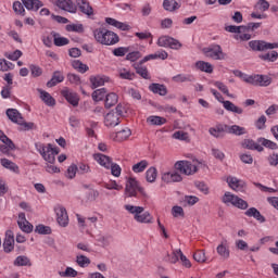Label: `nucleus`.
<instances>
[{"label": "nucleus", "instance_id": "46", "mask_svg": "<svg viewBox=\"0 0 278 278\" xmlns=\"http://www.w3.org/2000/svg\"><path fill=\"white\" fill-rule=\"evenodd\" d=\"M14 266H31V261L25 255H20L14 261Z\"/></svg>", "mask_w": 278, "mask_h": 278}, {"label": "nucleus", "instance_id": "3", "mask_svg": "<svg viewBox=\"0 0 278 278\" xmlns=\"http://www.w3.org/2000/svg\"><path fill=\"white\" fill-rule=\"evenodd\" d=\"M138 192L141 194V197H143L144 199H147V197H149L147 194V191H144V188H142L140 186V182H138V180H136V178H128L126 181V187H125V194L126 197H138Z\"/></svg>", "mask_w": 278, "mask_h": 278}, {"label": "nucleus", "instance_id": "5", "mask_svg": "<svg viewBox=\"0 0 278 278\" xmlns=\"http://www.w3.org/2000/svg\"><path fill=\"white\" fill-rule=\"evenodd\" d=\"M205 58H210L211 60H225L227 54L223 52V48L220 45H212L202 49Z\"/></svg>", "mask_w": 278, "mask_h": 278}, {"label": "nucleus", "instance_id": "17", "mask_svg": "<svg viewBox=\"0 0 278 278\" xmlns=\"http://www.w3.org/2000/svg\"><path fill=\"white\" fill-rule=\"evenodd\" d=\"M104 125L105 127H116L121 125V117L114 111H111L104 117Z\"/></svg>", "mask_w": 278, "mask_h": 278}, {"label": "nucleus", "instance_id": "10", "mask_svg": "<svg viewBox=\"0 0 278 278\" xmlns=\"http://www.w3.org/2000/svg\"><path fill=\"white\" fill-rule=\"evenodd\" d=\"M54 212L56 214V222L60 227H67L68 226V213L66 212V207L58 204L54 207Z\"/></svg>", "mask_w": 278, "mask_h": 278}, {"label": "nucleus", "instance_id": "28", "mask_svg": "<svg viewBox=\"0 0 278 278\" xmlns=\"http://www.w3.org/2000/svg\"><path fill=\"white\" fill-rule=\"evenodd\" d=\"M22 3L26 10H34V12H38V9L45 5L40 0H22Z\"/></svg>", "mask_w": 278, "mask_h": 278}, {"label": "nucleus", "instance_id": "30", "mask_svg": "<svg viewBox=\"0 0 278 278\" xmlns=\"http://www.w3.org/2000/svg\"><path fill=\"white\" fill-rule=\"evenodd\" d=\"M38 92L40 93V99L43 101V103H46V105H49V108H53V105H55V99L51 96V93L42 89H38Z\"/></svg>", "mask_w": 278, "mask_h": 278}, {"label": "nucleus", "instance_id": "45", "mask_svg": "<svg viewBox=\"0 0 278 278\" xmlns=\"http://www.w3.org/2000/svg\"><path fill=\"white\" fill-rule=\"evenodd\" d=\"M76 264H78L80 268H88V266H90V260L88 256L80 254L76 256Z\"/></svg>", "mask_w": 278, "mask_h": 278}, {"label": "nucleus", "instance_id": "12", "mask_svg": "<svg viewBox=\"0 0 278 278\" xmlns=\"http://www.w3.org/2000/svg\"><path fill=\"white\" fill-rule=\"evenodd\" d=\"M56 5L64 12H70V14H77V5L73 3V0H56Z\"/></svg>", "mask_w": 278, "mask_h": 278}, {"label": "nucleus", "instance_id": "43", "mask_svg": "<svg viewBox=\"0 0 278 278\" xmlns=\"http://www.w3.org/2000/svg\"><path fill=\"white\" fill-rule=\"evenodd\" d=\"M146 179L149 184H153L155 179H157V168L155 167H150L146 172Z\"/></svg>", "mask_w": 278, "mask_h": 278}, {"label": "nucleus", "instance_id": "34", "mask_svg": "<svg viewBox=\"0 0 278 278\" xmlns=\"http://www.w3.org/2000/svg\"><path fill=\"white\" fill-rule=\"evenodd\" d=\"M1 166H3L4 168H8L9 170H12V173H20L18 169V165H16V163L8 160V159H1L0 160Z\"/></svg>", "mask_w": 278, "mask_h": 278}, {"label": "nucleus", "instance_id": "38", "mask_svg": "<svg viewBox=\"0 0 278 278\" xmlns=\"http://www.w3.org/2000/svg\"><path fill=\"white\" fill-rule=\"evenodd\" d=\"M237 199L238 195L232 194L229 191H226L222 198V202L225 203V205H235Z\"/></svg>", "mask_w": 278, "mask_h": 278}, {"label": "nucleus", "instance_id": "2", "mask_svg": "<svg viewBox=\"0 0 278 278\" xmlns=\"http://www.w3.org/2000/svg\"><path fill=\"white\" fill-rule=\"evenodd\" d=\"M124 207L126 212H129V214H134V219L137 223L149 224L151 223V220H153L151 213L144 212V207L142 206H134L131 204H126Z\"/></svg>", "mask_w": 278, "mask_h": 278}, {"label": "nucleus", "instance_id": "8", "mask_svg": "<svg viewBox=\"0 0 278 278\" xmlns=\"http://www.w3.org/2000/svg\"><path fill=\"white\" fill-rule=\"evenodd\" d=\"M174 166L182 175H194L197 173V165L190 161H177Z\"/></svg>", "mask_w": 278, "mask_h": 278}, {"label": "nucleus", "instance_id": "1", "mask_svg": "<svg viewBox=\"0 0 278 278\" xmlns=\"http://www.w3.org/2000/svg\"><path fill=\"white\" fill-rule=\"evenodd\" d=\"M35 148L38 151V153H40V155L43 157V160L48 162L46 166L47 173H60V168L53 165L55 164V155L60 153V148H53V144L51 143L45 146L43 143L40 142L35 143Z\"/></svg>", "mask_w": 278, "mask_h": 278}, {"label": "nucleus", "instance_id": "54", "mask_svg": "<svg viewBox=\"0 0 278 278\" xmlns=\"http://www.w3.org/2000/svg\"><path fill=\"white\" fill-rule=\"evenodd\" d=\"M66 31H76V34H84V25L68 24L66 25Z\"/></svg>", "mask_w": 278, "mask_h": 278}, {"label": "nucleus", "instance_id": "27", "mask_svg": "<svg viewBox=\"0 0 278 278\" xmlns=\"http://www.w3.org/2000/svg\"><path fill=\"white\" fill-rule=\"evenodd\" d=\"M195 68L197 71H201L202 73H208V74L214 73V65L205 61H197Z\"/></svg>", "mask_w": 278, "mask_h": 278}, {"label": "nucleus", "instance_id": "60", "mask_svg": "<svg viewBox=\"0 0 278 278\" xmlns=\"http://www.w3.org/2000/svg\"><path fill=\"white\" fill-rule=\"evenodd\" d=\"M119 77H121V79H128V81H131L134 79V77H136V74H134L127 70H121Z\"/></svg>", "mask_w": 278, "mask_h": 278}, {"label": "nucleus", "instance_id": "24", "mask_svg": "<svg viewBox=\"0 0 278 278\" xmlns=\"http://www.w3.org/2000/svg\"><path fill=\"white\" fill-rule=\"evenodd\" d=\"M245 216H249V218H255L258 223H266V217L260 213V211L255 207H250L248 211H245Z\"/></svg>", "mask_w": 278, "mask_h": 278}, {"label": "nucleus", "instance_id": "19", "mask_svg": "<svg viewBox=\"0 0 278 278\" xmlns=\"http://www.w3.org/2000/svg\"><path fill=\"white\" fill-rule=\"evenodd\" d=\"M118 42H121V37H118L116 33L108 30L102 45L105 47H112L114 45H118Z\"/></svg>", "mask_w": 278, "mask_h": 278}, {"label": "nucleus", "instance_id": "15", "mask_svg": "<svg viewBox=\"0 0 278 278\" xmlns=\"http://www.w3.org/2000/svg\"><path fill=\"white\" fill-rule=\"evenodd\" d=\"M227 184L229 188H231V190H235L236 192H242V190H244V188L247 187V184L244 181L231 176L227 178Z\"/></svg>", "mask_w": 278, "mask_h": 278}, {"label": "nucleus", "instance_id": "41", "mask_svg": "<svg viewBox=\"0 0 278 278\" xmlns=\"http://www.w3.org/2000/svg\"><path fill=\"white\" fill-rule=\"evenodd\" d=\"M228 134H233L235 136H244L247 129L239 125L228 126Z\"/></svg>", "mask_w": 278, "mask_h": 278}, {"label": "nucleus", "instance_id": "48", "mask_svg": "<svg viewBox=\"0 0 278 278\" xmlns=\"http://www.w3.org/2000/svg\"><path fill=\"white\" fill-rule=\"evenodd\" d=\"M180 253L179 250H175L172 255H169L168 253L165 255L164 261L165 262H169L170 264H177V262H179V257H180Z\"/></svg>", "mask_w": 278, "mask_h": 278}, {"label": "nucleus", "instance_id": "37", "mask_svg": "<svg viewBox=\"0 0 278 278\" xmlns=\"http://www.w3.org/2000/svg\"><path fill=\"white\" fill-rule=\"evenodd\" d=\"M135 70L137 75H140V77H142L143 79H151V76H149V70L147 68V66H142L140 62L135 65Z\"/></svg>", "mask_w": 278, "mask_h": 278}, {"label": "nucleus", "instance_id": "13", "mask_svg": "<svg viewBox=\"0 0 278 278\" xmlns=\"http://www.w3.org/2000/svg\"><path fill=\"white\" fill-rule=\"evenodd\" d=\"M17 225L24 233H31L34 231V225H31L25 217V213L18 214Z\"/></svg>", "mask_w": 278, "mask_h": 278}, {"label": "nucleus", "instance_id": "47", "mask_svg": "<svg viewBox=\"0 0 278 278\" xmlns=\"http://www.w3.org/2000/svg\"><path fill=\"white\" fill-rule=\"evenodd\" d=\"M173 138L175 140H182L184 142H189L190 141V135L184 130H177L173 134Z\"/></svg>", "mask_w": 278, "mask_h": 278}, {"label": "nucleus", "instance_id": "16", "mask_svg": "<svg viewBox=\"0 0 278 278\" xmlns=\"http://www.w3.org/2000/svg\"><path fill=\"white\" fill-rule=\"evenodd\" d=\"M181 175L177 172H165L162 174V181L165 184H176L182 181Z\"/></svg>", "mask_w": 278, "mask_h": 278}, {"label": "nucleus", "instance_id": "9", "mask_svg": "<svg viewBox=\"0 0 278 278\" xmlns=\"http://www.w3.org/2000/svg\"><path fill=\"white\" fill-rule=\"evenodd\" d=\"M157 46L169 49H181V42L170 36H162L157 39Z\"/></svg>", "mask_w": 278, "mask_h": 278}, {"label": "nucleus", "instance_id": "32", "mask_svg": "<svg viewBox=\"0 0 278 278\" xmlns=\"http://www.w3.org/2000/svg\"><path fill=\"white\" fill-rule=\"evenodd\" d=\"M163 8L167 12H175V10H179V8H181V4H179L177 0H164Z\"/></svg>", "mask_w": 278, "mask_h": 278}, {"label": "nucleus", "instance_id": "22", "mask_svg": "<svg viewBox=\"0 0 278 278\" xmlns=\"http://www.w3.org/2000/svg\"><path fill=\"white\" fill-rule=\"evenodd\" d=\"M62 81H64V74L60 71H55L51 79L47 83V88H54L56 84H62Z\"/></svg>", "mask_w": 278, "mask_h": 278}, {"label": "nucleus", "instance_id": "57", "mask_svg": "<svg viewBox=\"0 0 278 278\" xmlns=\"http://www.w3.org/2000/svg\"><path fill=\"white\" fill-rule=\"evenodd\" d=\"M60 277H77V270L73 267H66L65 271H59Z\"/></svg>", "mask_w": 278, "mask_h": 278}, {"label": "nucleus", "instance_id": "35", "mask_svg": "<svg viewBox=\"0 0 278 278\" xmlns=\"http://www.w3.org/2000/svg\"><path fill=\"white\" fill-rule=\"evenodd\" d=\"M217 253L224 260H229V248H227V240L222 241V243L217 247Z\"/></svg>", "mask_w": 278, "mask_h": 278}, {"label": "nucleus", "instance_id": "39", "mask_svg": "<svg viewBox=\"0 0 278 278\" xmlns=\"http://www.w3.org/2000/svg\"><path fill=\"white\" fill-rule=\"evenodd\" d=\"M108 81V77L105 76H91L90 83L92 85V88H99L100 86H103Z\"/></svg>", "mask_w": 278, "mask_h": 278}, {"label": "nucleus", "instance_id": "61", "mask_svg": "<svg viewBox=\"0 0 278 278\" xmlns=\"http://www.w3.org/2000/svg\"><path fill=\"white\" fill-rule=\"evenodd\" d=\"M111 175H113V177H121V173H122V168L121 165L116 164V163H111Z\"/></svg>", "mask_w": 278, "mask_h": 278}, {"label": "nucleus", "instance_id": "56", "mask_svg": "<svg viewBox=\"0 0 278 278\" xmlns=\"http://www.w3.org/2000/svg\"><path fill=\"white\" fill-rule=\"evenodd\" d=\"M233 207H238V210H248L249 203L237 195V200H235Z\"/></svg>", "mask_w": 278, "mask_h": 278}, {"label": "nucleus", "instance_id": "21", "mask_svg": "<svg viewBox=\"0 0 278 278\" xmlns=\"http://www.w3.org/2000/svg\"><path fill=\"white\" fill-rule=\"evenodd\" d=\"M7 116L9 121H12V123H16L17 125L23 124V116L18 113V110L16 109H8Z\"/></svg>", "mask_w": 278, "mask_h": 278}, {"label": "nucleus", "instance_id": "58", "mask_svg": "<svg viewBox=\"0 0 278 278\" xmlns=\"http://www.w3.org/2000/svg\"><path fill=\"white\" fill-rule=\"evenodd\" d=\"M13 10H14L15 14L25 16V8L23 7V3H21L20 1H15L13 3Z\"/></svg>", "mask_w": 278, "mask_h": 278}, {"label": "nucleus", "instance_id": "52", "mask_svg": "<svg viewBox=\"0 0 278 278\" xmlns=\"http://www.w3.org/2000/svg\"><path fill=\"white\" fill-rule=\"evenodd\" d=\"M147 121L151 125H159V126L160 125H166V118L161 117V116L152 115V116H149Z\"/></svg>", "mask_w": 278, "mask_h": 278}, {"label": "nucleus", "instance_id": "7", "mask_svg": "<svg viewBox=\"0 0 278 278\" xmlns=\"http://www.w3.org/2000/svg\"><path fill=\"white\" fill-rule=\"evenodd\" d=\"M249 47L252 51H268L270 49H278V43H270L264 40H252L249 42Z\"/></svg>", "mask_w": 278, "mask_h": 278}, {"label": "nucleus", "instance_id": "40", "mask_svg": "<svg viewBox=\"0 0 278 278\" xmlns=\"http://www.w3.org/2000/svg\"><path fill=\"white\" fill-rule=\"evenodd\" d=\"M258 58L260 60H263V62H277L278 53L277 51L273 50L271 52L261 54Z\"/></svg>", "mask_w": 278, "mask_h": 278}, {"label": "nucleus", "instance_id": "26", "mask_svg": "<svg viewBox=\"0 0 278 278\" xmlns=\"http://www.w3.org/2000/svg\"><path fill=\"white\" fill-rule=\"evenodd\" d=\"M149 90L154 94H160V97H166L168 94V89L164 85L153 83L149 86Z\"/></svg>", "mask_w": 278, "mask_h": 278}, {"label": "nucleus", "instance_id": "53", "mask_svg": "<svg viewBox=\"0 0 278 278\" xmlns=\"http://www.w3.org/2000/svg\"><path fill=\"white\" fill-rule=\"evenodd\" d=\"M35 231L37 233H40V236H49V235H51V227L40 224V225L36 226Z\"/></svg>", "mask_w": 278, "mask_h": 278}, {"label": "nucleus", "instance_id": "29", "mask_svg": "<svg viewBox=\"0 0 278 278\" xmlns=\"http://www.w3.org/2000/svg\"><path fill=\"white\" fill-rule=\"evenodd\" d=\"M108 30L104 27L96 28L93 30V38L99 42V45H103L105 41V36H108Z\"/></svg>", "mask_w": 278, "mask_h": 278}, {"label": "nucleus", "instance_id": "20", "mask_svg": "<svg viewBox=\"0 0 278 278\" xmlns=\"http://www.w3.org/2000/svg\"><path fill=\"white\" fill-rule=\"evenodd\" d=\"M76 3L80 10V12H83V14H86L87 16H92V14H94V11L92 9V7H90V2L87 0H76Z\"/></svg>", "mask_w": 278, "mask_h": 278}, {"label": "nucleus", "instance_id": "51", "mask_svg": "<svg viewBox=\"0 0 278 278\" xmlns=\"http://www.w3.org/2000/svg\"><path fill=\"white\" fill-rule=\"evenodd\" d=\"M129 51V47H118L113 50V55H115V58H125Z\"/></svg>", "mask_w": 278, "mask_h": 278}, {"label": "nucleus", "instance_id": "55", "mask_svg": "<svg viewBox=\"0 0 278 278\" xmlns=\"http://www.w3.org/2000/svg\"><path fill=\"white\" fill-rule=\"evenodd\" d=\"M214 86L218 88L223 94H226V97H233V94L229 93V88H227V85L223 84L222 81H216Z\"/></svg>", "mask_w": 278, "mask_h": 278}, {"label": "nucleus", "instance_id": "6", "mask_svg": "<svg viewBox=\"0 0 278 278\" xmlns=\"http://www.w3.org/2000/svg\"><path fill=\"white\" fill-rule=\"evenodd\" d=\"M245 84H251V86H270L271 80L270 77L265 75H247Z\"/></svg>", "mask_w": 278, "mask_h": 278}, {"label": "nucleus", "instance_id": "36", "mask_svg": "<svg viewBox=\"0 0 278 278\" xmlns=\"http://www.w3.org/2000/svg\"><path fill=\"white\" fill-rule=\"evenodd\" d=\"M91 97L93 101H97V102L103 101V99L108 97V89L105 88L97 89L92 92Z\"/></svg>", "mask_w": 278, "mask_h": 278}, {"label": "nucleus", "instance_id": "11", "mask_svg": "<svg viewBox=\"0 0 278 278\" xmlns=\"http://www.w3.org/2000/svg\"><path fill=\"white\" fill-rule=\"evenodd\" d=\"M61 94L64 97L67 103L73 105V108H77V105H79V96L75 91L65 88L61 91Z\"/></svg>", "mask_w": 278, "mask_h": 278}, {"label": "nucleus", "instance_id": "42", "mask_svg": "<svg viewBox=\"0 0 278 278\" xmlns=\"http://www.w3.org/2000/svg\"><path fill=\"white\" fill-rule=\"evenodd\" d=\"M149 166V161L142 160L139 163H136L132 165V172L134 173H144L147 170V167Z\"/></svg>", "mask_w": 278, "mask_h": 278}, {"label": "nucleus", "instance_id": "18", "mask_svg": "<svg viewBox=\"0 0 278 278\" xmlns=\"http://www.w3.org/2000/svg\"><path fill=\"white\" fill-rule=\"evenodd\" d=\"M93 160L100 164V166H103L108 170H110V167L112 166V157L102 154V153H97L93 154Z\"/></svg>", "mask_w": 278, "mask_h": 278}, {"label": "nucleus", "instance_id": "64", "mask_svg": "<svg viewBox=\"0 0 278 278\" xmlns=\"http://www.w3.org/2000/svg\"><path fill=\"white\" fill-rule=\"evenodd\" d=\"M73 67L76 68L79 73H86L88 71V65L81 63V61H75Z\"/></svg>", "mask_w": 278, "mask_h": 278}, {"label": "nucleus", "instance_id": "59", "mask_svg": "<svg viewBox=\"0 0 278 278\" xmlns=\"http://www.w3.org/2000/svg\"><path fill=\"white\" fill-rule=\"evenodd\" d=\"M98 242H100V245L105 249V247H110L112 243V236H100L98 238Z\"/></svg>", "mask_w": 278, "mask_h": 278}, {"label": "nucleus", "instance_id": "25", "mask_svg": "<svg viewBox=\"0 0 278 278\" xmlns=\"http://www.w3.org/2000/svg\"><path fill=\"white\" fill-rule=\"evenodd\" d=\"M243 148L249 149L250 151H258V153L264 151V147L261 146L260 142H255L253 139H245L243 141Z\"/></svg>", "mask_w": 278, "mask_h": 278}, {"label": "nucleus", "instance_id": "23", "mask_svg": "<svg viewBox=\"0 0 278 278\" xmlns=\"http://www.w3.org/2000/svg\"><path fill=\"white\" fill-rule=\"evenodd\" d=\"M245 216H249V218H255L258 223H266V217L260 213V211L255 207H250L248 211H245Z\"/></svg>", "mask_w": 278, "mask_h": 278}, {"label": "nucleus", "instance_id": "14", "mask_svg": "<svg viewBox=\"0 0 278 278\" xmlns=\"http://www.w3.org/2000/svg\"><path fill=\"white\" fill-rule=\"evenodd\" d=\"M4 253H12L14 251V232L7 230L5 238L3 241Z\"/></svg>", "mask_w": 278, "mask_h": 278}, {"label": "nucleus", "instance_id": "44", "mask_svg": "<svg viewBox=\"0 0 278 278\" xmlns=\"http://www.w3.org/2000/svg\"><path fill=\"white\" fill-rule=\"evenodd\" d=\"M258 144H262V147H265L266 149H271L275 151L277 149V143L275 141H270L264 137H261L257 139Z\"/></svg>", "mask_w": 278, "mask_h": 278}, {"label": "nucleus", "instance_id": "49", "mask_svg": "<svg viewBox=\"0 0 278 278\" xmlns=\"http://www.w3.org/2000/svg\"><path fill=\"white\" fill-rule=\"evenodd\" d=\"M129 136H131V129L124 128L116 132L115 138H116V140H119V142H122L123 140H127V138H129Z\"/></svg>", "mask_w": 278, "mask_h": 278}, {"label": "nucleus", "instance_id": "50", "mask_svg": "<svg viewBox=\"0 0 278 278\" xmlns=\"http://www.w3.org/2000/svg\"><path fill=\"white\" fill-rule=\"evenodd\" d=\"M53 34V38H54V45L55 47H66V45H68L70 40L66 37H58L60 36L56 33H52Z\"/></svg>", "mask_w": 278, "mask_h": 278}, {"label": "nucleus", "instance_id": "63", "mask_svg": "<svg viewBox=\"0 0 278 278\" xmlns=\"http://www.w3.org/2000/svg\"><path fill=\"white\" fill-rule=\"evenodd\" d=\"M193 260L199 263L205 262V250H199L193 254Z\"/></svg>", "mask_w": 278, "mask_h": 278}, {"label": "nucleus", "instance_id": "62", "mask_svg": "<svg viewBox=\"0 0 278 278\" xmlns=\"http://www.w3.org/2000/svg\"><path fill=\"white\" fill-rule=\"evenodd\" d=\"M140 58H142L140 51H132L126 55V60H128V62H136L137 60H140Z\"/></svg>", "mask_w": 278, "mask_h": 278}, {"label": "nucleus", "instance_id": "4", "mask_svg": "<svg viewBox=\"0 0 278 278\" xmlns=\"http://www.w3.org/2000/svg\"><path fill=\"white\" fill-rule=\"evenodd\" d=\"M211 92L215 97V99L219 101V103H223L224 109L227 112H232V114H244V110L242 108L233 104V102L229 100H225V98H223V94H220V92H218L216 89H211Z\"/></svg>", "mask_w": 278, "mask_h": 278}, {"label": "nucleus", "instance_id": "31", "mask_svg": "<svg viewBox=\"0 0 278 278\" xmlns=\"http://www.w3.org/2000/svg\"><path fill=\"white\" fill-rule=\"evenodd\" d=\"M116 103H118V96L115 92H111L105 96L104 108H106V110H110V108H114Z\"/></svg>", "mask_w": 278, "mask_h": 278}, {"label": "nucleus", "instance_id": "33", "mask_svg": "<svg viewBox=\"0 0 278 278\" xmlns=\"http://www.w3.org/2000/svg\"><path fill=\"white\" fill-rule=\"evenodd\" d=\"M173 81H176V84H184L186 81H195L197 78H194L192 75L190 74H178L176 76H174Z\"/></svg>", "mask_w": 278, "mask_h": 278}]
</instances>
